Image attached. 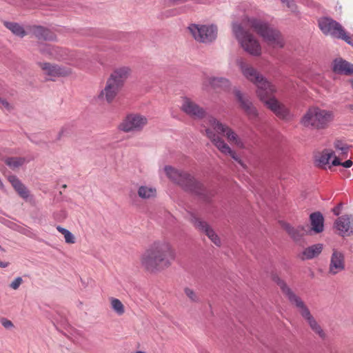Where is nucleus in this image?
<instances>
[{
    "instance_id": "32",
    "label": "nucleus",
    "mask_w": 353,
    "mask_h": 353,
    "mask_svg": "<svg viewBox=\"0 0 353 353\" xmlns=\"http://www.w3.org/2000/svg\"><path fill=\"white\" fill-rule=\"evenodd\" d=\"M5 26L9 29L14 34L20 37H23L26 32L23 28L17 23L5 22Z\"/></svg>"
},
{
    "instance_id": "48",
    "label": "nucleus",
    "mask_w": 353,
    "mask_h": 353,
    "mask_svg": "<svg viewBox=\"0 0 353 353\" xmlns=\"http://www.w3.org/2000/svg\"><path fill=\"white\" fill-rule=\"evenodd\" d=\"M0 250H2V248H1V245H0Z\"/></svg>"
},
{
    "instance_id": "16",
    "label": "nucleus",
    "mask_w": 353,
    "mask_h": 353,
    "mask_svg": "<svg viewBox=\"0 0 353 353\" xmlns=\"http://www.w3.org/2000/svg\"><path fill=\"white\" fill-rule=\"evenodd\" d=\"M231 87L230 80L223 77L207 76L202 82V88L203 90H208L211 88L213 90H220L228 91Z\"/></svg>"
},
{
    "instance_id": "6",
    "label": "nucleus",
    "mask_w": 353,
    "mask_h": 353,
    "mask_svg": "<svg viewBox=\"0 0 353 353\" xmlns=\"http://www.w3.org/2000/svg\"><path fill=\"white\" fill-rule=\"evenodd\" d=\"M333 119L332 111L312 107L303 115L301 123L306 128L320 130L326 128Z\"/></svg>"
},
{
    "instance_id": "14",
    "label": "nucleus",
    "mask_w": 353,
    "mask_h": 353,
    "mask_svg": "<svg viewBox=\"0 0 353 353\" xmlns=\"http://www.w3.org/2000/svg\"><path fill=\"white\" fill-rule=\"evenodd\" d=\"M181 110L186 114L195 119H201L205 116V110L188 97L182 99Z\"/></svg>"
},
{
    "instance_id": "11",
    "label": "nucleus",
    "mask_w": 353,
    "mask_h": 353,
    "mask_svg": "<svg viewBox=\"0 0 353 353\" xmlns=\"http://www.w3.org/2000/svg\"><path fill=\"white\" fill-rule=\"evenodd\" d=\"M273 281L279 286L283 294L288 298L290 304L296 307L302 317L310 312L302 299L283 280L278 276H274Z\"/></svg>"
},
{
    "instance_id": "22",
    "label": "nucleus",
    "mask_w": 353,
    "mask_h": 353,
    "mask_svg": "<svg viewBox=\"0 0 353 353\" xmlns=\"http://www.w3.org/2000/svg\"><path fill=\"white\" fill-rule=\"evenodd\" d=\"M345 269V257L342 252L333 250L330 257L328 273L336 275Z\"/></svg>"
},
{
    "instance_id": "26",
    "label": "nucleus",
    "mask_w": 353,
    "mask_h": 353,
    "mask_svg": "<svg viewBox=\"0 0 353 353\" xmlns=\"http://www.w3.org/2000/svg\"><path fill=\"white\" fill-rule=\"evenodd\" d=\"M333 70L339 74H352L353 64L342 59H336L334 61Z\"/></svg>"
},
{
    "instance_id": "42",
    "label": "nucleus",
    "mask_w": 353,
    "mask_h": 353,
    "mask_svg": "<svg viewBox=\"0 0 353 353\" xmlns=\"http://www.w3.org/2000/svg\"><path fill=\"white\" fill-rule=\"evenodd\" d=\"M0 106H3L7 109L12 108L11 105H10L9 103L5 99L0 98Z\"/></svg>"
},
{
    "instance_id": "47",
    "label": "nucleus",
    "mask_w": 353,
    "mask_h": 353,
    "mask_svg": "<svg viewBox=\"0 0 353 353\" xmlns=\"http://www.w3.org/2000/svg\"><path fill=\"white\" fill-rule=\"evenodd\" d=\"M352 86L353 87V80L351 82Z\"/></svg>"
},
{
    "instance_id": "46",
    "label": "nucleus",
    "mask_w": 353,
    "mask_h": 353,
    "mask_svg": "<svg viewBox=\"0 0 353 353\" xmlns=\"http://www.w3.org/2000/svg\"><path fill=\"white\" fill-rule=\"evenodd\" d=\"M136 353H145V352H142V351H137Z\"/></svg>"
},
{
    "instance_id": "5",
    "label": "nucleus",
    "mask_w": 353,
    "mask_h": 353,
    "mask_svg": "<svg viewBox=\"0 0 353 353\" xmlns=\"http://www.w3.org/2000/svg\"><path fill=\"white\" fill-rule=\"evenodd\" d=\"M232 33L242 49L249 54L259 57L262 54V48L259 41L248 30L244 29L241 24L233 23Z\"/></svg>"
},
{
    "instance_id": "39",
    "label": "nucleus",
    "mask_w": 353,
    "mask_h": 353,
    "mask_svg": "<svg viewBox=\"0 0 353 353\" xmlns=\"http://www.w3.org/2000/svg\"><path fill=\"white\" fill-rule=\"evenodd\" d=\"M334 148L337 150L341 151V154H347L349 150V146L343 143L341 141L336 140L334 143Z\"/></svg>"
},
{
    "instance_id": "13",
    "label": "nucleus",
    "mask_w": 353,
    "mask_h": 353,
    "mask_svg": "<svg viewBox=\"0 0 353 353\" xmlns=\"http://www.w3.org/2000/svg\"><path fill=\"white\" fill-rule=\"evenodd\" d=\"M39 51L43 55L59 61L72 62L74 60V54L72 53H70L68 50L59 46L41 45L39 47Z\"/></svg>"
},
{
    "instance_id": "12",
    "label": "nucleus",
    "mask_w": 353,
    "mask_h": 353,
    "mask_svg": "<svg viewBox=\"0 0 353 353\" xmlns=\"http://www.w3.org/2000/svg\"><path fill=\"white\" fill-rule=\"evenodd\" d=\"M148 119L145 117L131 114L128 115L119 125V129L125 132H139L147 125Z\"/></svg>"
},
{
    "instance_id": "7",
    "label": "nucleus",
    "mask_w": 353,
    "mask_h": 353,
    "mask_svg": "<svg viewBox=\"0 0 353 353\" xmlns=\"http://www.w3.org/2000/svg\"><path fill=\"white\" fill-rule=\"evenodd\" d=\"M243 76L256 86L257 97H263V92L271 88L273 84L267 81L255 68L247 63L242 58L236 60Z\"/></svg>"
},
{
    "instance_id": "40",
    "label": "nucleus",
    "mask_w": 353,
    "mask_h": 353,
    "mask_svg": "<svg viewBox=\"0 0 353 353\" xmlns=\"http://www.w3.org/2000/svg\"><path fill=\"white\" fill-rule=\"evenodd\" d=\"M352 164L353 163L351 160H347L344 163H341L337 157H334V159H333L332 161V165L334 166L341 165L345 168H350L352 167Z\"/></svg>"
},
{
    "instance_id": "23",
    "label": "nucleus",
    "mask_w": 353,
    "mask_h": 353,
    "mask_svg": "<svg viewBox=\"0 0 353 353\" xmlns=\"http://www.w3.org/2000/svg\"><path fill=\"white\" fill-rule=\"evenodd\" d=\"M335 228L341 235L353 233V223L348 215L340 216L335 222Z\"/></svg>"
},
{
    "instance_id": "43",
    "label": "nucleus",
    "mask_w": 353,
    "mask_h": 353,
    "mask_svg": "<svg viewBox=\"0 0 353 353\" xmlns=\"http://www.w3.org/2000/svg\"><path fill=\"white\" fill-rule=\"evenodd\" d=\"M2 325L6 328H10L13 327V323L10 320L8 319H3L2 321Z\"/></svg>"
},
{
    "instance_id": "34",
    "label": "nucleus",
    "mask_w": 353,
    "mask_h": 353,
    "mask_svg": "<svg viewBox=\"0 0 353 353\" xmlns=\"http://www.w3.org/2000/svg\"><path fill=\"white\" fill-rule=\"evenodd\" d=\"M26 159L23 157H9L5 160V163L11 169L15 170L22 166L26 163Z\"/></svg>"
},
{
    "instance_id": "10",
    "label": "nucleus",
    "mask_w": 353,
    "mask_h": 353,
    "mask_svg": "<svg viewBox=\"0 0 353 353\" xmlns=\"http://www.w3.org/2000/svg\"><path fill=\"white\" fill-rule=\"evenodd\" d=\"M319 27L325 35L352 43L351 37L346 33L343 26L337 21L329 17H323L318 21Z\"/></svg>"
},
{
    "instance_id": "41",
    "label": "nucleus",
    "mask_w": 353,
    "mask_h": 353,
    "mask_svg": "<svg viewBox=\"0 0 353 353\" xmlns=\"http://www.w3.org/2000/svg\"><path fill=\"white\" fill-rule=\"evenodd\" d=\"M23 283V279L21 277L19 276L14 279L13 281L10 284V287L13 290H17L19 286Z\"/></svg>"
},
{
    "instance_id": "3",
    "label": "nucleus",
    "mask_w": 353,
    "mask_h": 353,
    "mask_svg": "<svg viewBox=\"0 0 353 353\" xmlns=\"http://www.w3.org/2000/svg\"><path fill=\"white\" fill-rule=\"evenodd\" d=\"M164 172L172 181L180 185L185 191L199 195L205 201H208L212 196V193L190 174L170 165L165 166Z\"/></svg>"
},
{
    "instance_id": "24",
    "label": "nucleus",
    "mask_w": 353,
    "mask_h": 353,
    "mask_svg": "<svg viewBox=\"0 0 353 353\" xmlns=\"http://www.w3.org/2000/svg\"><path fill=\"white\" fill-rule=\"evenodd\" d=\"M282 228L286 231L289 236L294 241H299L306 232L304 226L299 225L294 227L287 223H282Z\"/></svg>"
},
{
    "instance_id": "35",
    "label": "nucleus",
    "mask_w": 353,
    "mask_h": 353,
    "mask_svg": "<svg viewBox=\"0 0 353 353\" xmlns=\"http://www.w3.org/2000/svg\"><path fill=\"white\" fill-rule=\"evenodd\" d=\"M334 157H336L334 154V152L332 150H325L322 154H321L319 159H318V165L320 167H323L329 163L330 159L332 158L334 159Z\"/></svg>"
},
{
    "instance_id": "29",
    "label": "nucleus",
    "mask_w": 353,
    "mask_h": 353,
    "mask_svg": "<svg viewBox=\"0 0 353 353\" xmlns=\"http://www.w3.org/2000/svg\"><path fill=\"white\" fill-rule=\"evenodd\" d=\"M137 195L142 200H151L157 196V189L148 185H141L137 188Z\"/></svg>"
},
{
    "instance_id": "8",
    "label": "nucleus",
    "mask_w": 353,
    "mask_h": 353,
    "mask_svg": "<svg viewBox=\"0 0 353 353\" xmlns=\"http://www.w3.org/2000/svg\"><path fill=\"white\" fill-rule=\"evenodd\" d=\"M276 92V89L273 85L263 92V97L259 96L258 97L279 118L283 120H289L292 118L290 112L285 105L275 98L274 94Z\"/></svg>"
},
{
    "instance_id": "37",
    "label": "nucleus",
    "mask_w": 353,
    "mask_h": 353,
    "mask_svg": "<svg viewBox=\"0 0 353 353\" xmlns=\"http://www.w3.org/2000/svg\"><path fill=\"white\" fill-rule=\"evenodd\" d=\"M184 293L191 302L199 303L200 301L198 294L190 288H184Z\"/></svg>"
},
{
    "instance_id": "33",
    "label": "nucleus",
    "mask_w": 353,
    "mask_h": 353,
    "mask_svg": "<svg viewBox=\"0 0 353 353\" xmlns=\"http://www.w3.org/2000/svg\"><path fill=\"white\" fill-rule=\"evenodd\" d=\"M110 307L112 310L119 316H121L125 313V307L122 302L114 297L109 299Z\"/></svg>"
},
{
    "instance_id": "30",
    "label": "nucleus",
    "mask_w": 353,
    "mask_h": 353,
    "mask_svg": "<svg viewBox=\"0 0 353 353\" xmlns=\"http://www.w3.org/2000/svg\"><path fill=\"white\" fill-rule=\"evenodd\" d=\"M323 250V244L317 243L305 248L301 254L302 260L312 259L318 256Z\"/></svg>"
},
{
    "instance_id": "21",
    "label": "nucleus",
    "mask_w": 353,
    "mask_h": 353,
    "mask_svg": "<svg viewBox=\"0 0 353 353\" xmlns=\"http://www.w3.org/2000/svg\"><path fill=\"white\" fill-rule=\"evenodd\" d=\"M130 73L131 69L129 67H119L114 70L107 80L121 89Z\"/></svg>"
},
{
    "instance_id": "4",
    "label": "nucleus",
    "mask_w": 353,
    "mask_h": 353,
    "mask_svg": "<svg viewBox=\"0 0 353 353\" xmlns=\"http://www.w3.org/2000/svg\"><path fill=\"white\" fill-rule=\"evenodd\" d=\"M205 132L206 137L209 139L211 132L220 139H223L221 135H224L229 143L235 145L239 148H244L245 144L239 136L228 125L221 123L219 120L212 116L206 118Z\"/></svg>"
},
{
    "instance_id": "18",
    "label": "nucleus",
    "mask_w": 353,
    "mask_h": 353,
    "mask_svg": "<svg viewBox=\"0 0 353 353\" xmlns=\"http://www.w3.org/2000/svg\"><path fill=\"white\" fill-rule=\"evenodd\" d=\"M234 95L239 103L241 108L245 112L250 119L256 118L258 111L254 106L249 97L242 93L239 90H235Z\"/></svg>"
},
{
    "instance_id": "17",
    "label": "nucleus",
    "mask_w": 353,
    "mask_h": 353,
    "mask_svg": "<svg viewBox=\"0 0 353 353\" xmlns=\"http://www.w3.org/2000/svg\"><path fill=\"white\" fill-rule=\"evenodd\" d=\"M44 74L50 77V79L59 77H67L72 74V69L68 67L61 66L50 63H39Z\"/></svg>"
},
{
    "instance_id": "31",
    "label": "nucleus",
    "mask_w": 353,
    "mask_h": 353,
    "mask_svg": "<svg viewBox=\"0 0 353 353\" xmlns=\"http://www.w3.org/2000/svg\"><path fill=\"white\" fill-rule=\"evenodd\" d=\"M10 181L14 190L21 197L27 198L29 194L28 190L16 176L10 177Z\"/></svg>"
},
{
    "instance_id": "45",
    "label": "nucleus",
    "mask_w": 353,
    "mask_h": 353,
    "mask_svg": "<svg viewBox=\"0 0 353 353\" xmlns=\"http://www.w3.org/2000/svg\"><path fill=\"white\" fill-rule=\"evenodd\" d=\"M9 265V263L8 262H3L0 261V268H6Z\"/></svg>"
},
{
    "instance_id": "2",
    "label": "nucleus",
    "mask_w": 353,
    "mask_h": 353,
    "mask_svg": "<svg viewBox=\"0 0 353 353\" xmlns=\"http://www.w3.org/2000/svg\"><path fill=\"white\" fill-rule=\"evenodd\" d=\"M243 23L273 48H283L285 42L281 32L268 22L255 17H246Z\"/></svg>"
},
{
    "instance_id": "9",
    "label": "nucleus",
    "mask_w": 353,
    "mask_h": 353,
    "mask_svg": "<svg viewBox=\"0 0 353 353\" xmlns=\"http://www.w3.org/2000/svg\"><path fill=\"white\" fill-rule=\"evenodd\" d=\"M188 30L199 43L210 44L217 38L218 28L214 24L192 23L188 26Z\"/></svg>"
},
{
    "instance_id": "44",
    "label": "nucleus",
    "mask_w": 353,
    "mask_h": 353,
    "mask_svg": "<svg viewBox=\"0 0 353 353\" xmlns=\"http://www.w3.org/2000/svg\"><path fill=\"white\" fill-rule=\"evenodd\" d=\"M341 205L342 204L341 203H339L337 206H336L335 208H334L332 209V212H334V214L335 215H339V213H340V211H341Z\"/></svg>"
},
{
    "instance_id": "15",
    "label": "nucleus",
    "mask_w": 353,
    "mask_h": 353,
    "mask_svg": "<svg viewBox=\"0 0 353 353\" xmlns=\"http://www.w3.org/2000/svg\"><path fill=\"white\" fill-rule=\"evenodd\" d=\"M191 223L198 230L204 232L214 245L216 246L221 245V241L219 236L207 222L195 216H192Z\"/></svg>"
},
{
    "instance_id": "1",
    "label": "nucleus",
    "mask_w": 353,
    "mask_h": 353,
    "mask_svg": "<svg viewBox=\"0 0 353 353\" xmlns=\"http://www.w3.org/2000/svg\"><path fill=\"white\" fill-rule=\"evenodd\" d=\"M175 256V251L168 241L157 240L145 250L140 261L145 270L157 273L169 268Z\"/></svg>"
},
{
    "instance_id": "19",
    "label": "nucleus",
    "mask_w": 353,
    "mask_h": 353,
    "mask_svg": "<svg viewBox=\"0 0 353 353\" xmlns=\"http://www.w3.org/2000/svg\"><path fill=\"white\" fill-rule=\"evenodd\" d=\"M209 133V139L212 143V144L220 151V152L225 155H230L234 161L238 162L241 166L244 167L243 161L223 139H219L211 132Z\"/></svg>"
},
{
    "instance_id": "27",
    "label": "nucleus",
    "mask_w": 353,
    "mask_h": 353,
    "mask_svg": "<svg viewBox=\"0 0 353 353\" xmlns=\"http://www.w3.org/2000/svg\"><path fill=\"white\" fill-rule=\"evenodd\" d=\"M312 230L315 233H321L324 230V218L320 212H315L310 215Z\"/></svg>"
},
{
    "instance_id": "25",
    "label": "nucleus",
    "mask_w": 353,
    "mask_h": 353,
    "mask_svg": "<svg viewBox=\"0 0 353 353\" xmlns=\"http://www.w3.org/2000/svg\"><path fill=\"white\" fill-rule=\"evenodd\" d=\"M303 318L307 323L309 327L315 334L318 335L321 339L325 337V332L310 312L303 316Z\"/></svg>"
},
{
    "instance_id": "36",
    "label": "nucleus",
    "mask_w": 353,
    "mask_h": 353,
    "mask_svg": "<svg viewBox=\"0 0 353 353\" xmlns=\"http://www.w3.org/2000/svg\"><path fill=\"white\" fill-rule=\"evenodd\" d=\"M57 230L64 236L66 243L73 244L75 243V237L68 230L62 228L60 225L57 227Z\"/></svg>"
},
{
    "instance_id": "20",
    "label": "nucleus",
    "mask_w": 353,
    "mask_h": 353,
    "mask_svg": "<svg viewBox=\"0 0 353 353\" xmlns=\"http://www.w3.org/2000/svg\"><path fill=\"white\" fill-rule=\"evenodd\" d=\"M121 90L120 88L107 80L104 88L99 92L97 99L110 104L113 102Z\"/></svg>"
},
{
    "instance_id": "38",
    "label": "nucleus",
    "mask_w": 353,
    "mask_h": 353,
    "mask_svg": "<svg viewBox=\"0 0 353 353\" xmlns=\"http://www.w3.org/2000/svg\"><path fill=\"white\" fill-rule=\"evenodd\" d=\"M283 4L285 5V6L294 14H298V6L296 4L294 0H283L281 1Z\"/></svg>"
},
{
    "instance_id": "28",
    "label": "nucleus",
    "mask_w": 353,
    "mask_h": 353,
    "mask_svg": "<svg viewBox=\"0 0 353 353\" xmlns=\"http://www.w3.org/2000/svg\"><path fill=\"white\" fill-rule=\"evenodd\" d=\"M32 34L38 39L46 41H54L56 35L50 30L42 26H34L32 28Z\"/></svg>"
}]
</instances>
